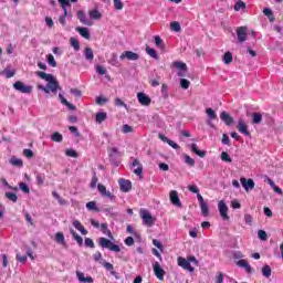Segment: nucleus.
I'll return each instance as SVG.
<instances>
[{"mask_svg":"<svg viewBox=\"0 0 283 283\" xmlns=\"http://www.w3.org/2000/svg\"><path fill=\"white\" fill-rule=\"evenodd\" d=\"M36 76H39V78H42V81L48 82L46 87L43 85H38V90H41L45 94H50V92H52V94H56V92L59 91V81H56V77H54V75L48 74L43 71H38Z\"/></svg>","mask_w":283,"mask_h":283,"instance_id":"1","label":"nucleus"},{"mask_svg":"<svg viewBox=\"0 0 283 283\" xmlns=\"http://www.w3.org/2000/svg\"><path fill=\"white\" fill-rule=\"evenodd\" d=\"M98 242L102 249H108V251H114V253H120V245L115 244L114 242H112V240L105 237H101L98 239Z\"/></svg>","mask_w":283,"mask_h":283,"instance_id":"2","label":"nucleus"},{"mask_svg":"<svg viewBox=\"0 0 283 283\" xmlns=\"http://www.w3.org/2000/svg\"><path fill=\"white\" fill-rule=\"evenodd\" d=\"M139 216L143 220V224H145V227H154V224H156V219L151 216L149 210L142 209L139 211Z\"/></svg>","mask_w":283,"mask_h":283,"instance_id":"3","label":"nucleus"},{"mask_svg":"<svg viewBox=\"0 0 283 283\" xmlns=\"http://www.w3.org/2000/svg\"><path fill=\"white\" fill-rule=\"evenodd\" d=\"M13 88H15L17 92H20L21 94H30L33 90L32 86L25 85V83L21 81H17L13 83Z\"/></svg>","mask_w":283,"mask_h":283,"instance_id":"4","label":"nucleus"},{"mask_svg":"<svg viewBox=\"0 0 283 283\" xmlns=\"http://www.w3.org/2000/svg\"><path fill=\"white\" fill-rule=\"evenodd\" d=\"M60 3L62 10H64V14L59 18V21L61 25H65V17H67V8H70L72 4L70 3V0H57Z\"/></svg>","mask_w":283,"mask_h":283,"instance_id":"5","label":"nucleus"},{"mask_svg":"<svg viewBox=\"0 0 283 283\" xmlns=\"http://www.w3.org/2000/svg\"><path fill=\"white\" fill-rule=\"evenodd\" d=\"M218 209L222 220H229V207L224 200L219 201Z\"/></svg>","mask_w":283,"mask_h":283,"instance_id":"6","label":"nucleus"},{"mask_svg":"<svg viewBox=\"0 0 283 283\" xmlns=\"http://www.w3.org/2000/svg\"><path fill=\"white\" fill-rule=\"evenodd\" d=\"M177 264L181 269H185L186 271H190V273H193L195 271L193 266H191V263H189V261L182 256H178Z\"/></svg>","mask_w":283,"mask_h":283,"instance_id":"7","label":"nucleus"},{"mask_svg":"<svg viewBox=\"0 0 283 283\" xmlns=\"http://www.w3.org/2000/svg\"><path fill=\"white\" fill-rule=\"evenodd\" d=\"M237 129L240 132V134H243V136H251V132H249L247 123H244L243 118L238 119Z\"/></svg>","mask_w":283,"mask_h":283,"instance_id":"8","label":"nucleus"},{"mask_svg":"<svg viewBox=\"0 0 283 283\" xmlns=\"http://www.w3.org/2000/svg\"><path fill=\"white\" fill-rule=\"evenodd\" d=\"M137 101L140 103L144 107H149L151 105V97H149L147 94L140 92L137 94Z\"/></svg>","mask_w":283,"mask_h":283,"instance_id":"9","label":"nucleus"},{"mask_svg":"<svg viewBox=\"0 0 283 283\" xmlns=\"http://www.w3.org/2000/svg\"><path fill=\"white\" fill-rule=\"evenodd\" d=\"M240 182L245 191H251V190L255 189V181H253V179H247V178L242 177L240 179Z\"/></svg>","mask_w":283,"mask_h":283,"instance_id":"10","label":"nucleus"},{"mask_svg":"<svg viewBox=\"0 0 283 283\" xmlns=\"http://www.w3.org/2000/svg\"><path fill=\"white\" fill-rule=\"evenodd\" d=\"M120 61L127 59L128 61H138L140 56L133 51H125L119 56Z\"/></svg>","mask_w":283,"mask_h":283,"instance_id":"11","label":"nucleus"},{"mask_svg":"<svg viewBox=\"0 0 283 283\" xmlns=\"http://www.w3.org/2000/svg\"><path fill=\"white\" fill-rule=\"evenodd\" d=\"M153 269H154V273H155L157 279H159L160 281L165 280V271L160 266V263L155 262L153 264Z\"/></svg>","mask_w":283,"mask_h":283,"instance_id":"12","label":"nucleus"},{"mask_svg":"<svg viewBox=\"0 0 283 283\" xmlns=\"http://www.w3.org/2000/svg\"><path fill=\"white\" fill-rule=\"evenodd\" d=\"M118 182L120 191H123L124 193L132 191V181L122 178L118 180Z\"/></svg>","mask_w":283,"mask_h":283,"instance_id":"13","label":"nucleus"},{"mask_svg":"<svg viewBox=\"0 0 283 283\" xmlns=\"http://www.w3.org/2000/svg\"><path fill=\"white\" fill-rule=\"evenodd\" d=\"M237 36H238V41L239 43H244V41H247V27H239L237 29Z\"/></svg>","mask_w":283,"mask_h":283,"instance_id":"14","label":"nucleus"},{"mask_svg":"<svg viewBox=\"0 0 283 283\" xmlns=\"http://www.w3.org/2000/svg\"><path fill=\"white\" fill-rule=\"evenodd\" d=\"M170 202L174 207H182V202H180V197H178V191L171 190L170 191Z\"/></svg>","mask_w":283,"mask_h":283,"instance_id":"15","label":"nucleus"},{"mask_svg":"<svg viewBox=\"0 0 283 283\" xmlns=\"http://www.w3.org/2000/svg\"><path fill=\"white\" fill-rule=\"evenodd\" d=\"M220 119L223 120L228 127L233 125V117H231V115L224 111L221 112Z\"/></svg>","mask_w":283,"mask_h":283,"instance_id":"16","label":"nucleus"},{"mask_svg":"<svg viewBox=\"0 0 283 283\" xmlns=\"http://www.w3.org/2000/svg\"><path fill=\"white\" fill-rule=\"evenodd\" d=\"M132 167H137L136 169L133 170L135 176H143V164H140V160L134 159Z\"/></svg>","mask_w":283,"mask_h":283,"instance_id":"17","label":"nucleus"},{"mask_svg":"<svg viewBox=\"0 0 283 283\" xmlns=\"http://www.w3.org/2000/svg\"><path fill=\"white\" fill-rule=\"evenodd\" d=\"M238 266H240L241 269H245L247 273H253V269L251 268V265L249 264V262H247V260L241 259L237 262Z\"/></svg>","mask_w":283,"mask_h":283,"instance_id":"18","label":"nucleus"},{"mask_svg":"<svg viewBox=\"0 0 283 283\" xmlns=\"http://www.w3.org/2000/svg\"><path fill=\"white\" fill-rule=\"evenodd\" d=\"M191 153L199 156V158H205V156H207V151L206 150H199L197 144H191Z\"/></svg>","mask_w":283,"mask_h":283,"instance_id":"19","label":"nucleus"},{"mask_svg":"<svg viewBox=\"0 0 283 283\" xmlns=\"http://www.w3.org/2000/svg\"><path fill=\"white\" fill-rule=\"evenodd\" d=\"M73 227H75V229L77 231H80L82 233V235H87V230L85 229V227H83V224L81 223V221L78 220H74L73 221Z\"/></svg>","mask_w":283,"mask_h":283,"instance_id":"20","label":"nucleus"},{"mask_svg":"<svg viewBox=\"0 0 283 283\" xmlns=\"http://www.w3.org/2000/svg\"><path fill=\"white\" fill-rule=\"evenodd\" d=\"M77 19L83 23V25H92L90 20H87V17L85 15L84 11H78L77 12Z\"/></svg>","mask_w":283,"mask_h":283,"instance_id":"21","label":"nucleus"},{"mask_svg":"<svg viewBox=\"0 0 283 283\" xmlns=\"http://www.w3.org/2000/svg\"><path fill=\"white\" fill-rule=\"evenodd\" d=\"M101 231L104 235H107L111 240H114V234H112V230H108L107 223H101Z\"/></svg>","mask_w":283,"mask_h":283,"instance_id":"22","label":"nucleus"},{"mask_svg":"<svg viewBox=\"0 0 283 283\" xmlns=\"http://www.w3.org/2000/svg\"><path fill=\"white\" fill-rule=\"evenodd\" d=\"M88 17L94 21H98L99 19H102L103 14L98 12V9H93L88 11Z\"/></svg>","mask_w":283,"mask_h":283,"instance_id":"23","label":"nucleus"},{"mask_svg":"<svg viewBox=\"0 0 283 283\" xmlns=\"http://www.w3.org/2000/svg\"><path fill=\"white\" fill-rule=\"evenodd\" d=\"M76 32H78V34H81V36H83V39H87V40L91 39L90 30H87V28L77 27Z\"/></svg>","mask_w":283,"mask_h":283,"instance_id":"24","label":"nucleus"},{"mask_svg":"<svg viewBox=\"0 0 283 283\" xmlns=\"http://www.w3.org/2000/svg\"><path fill=\"white\" fill-rule=\"evenodd\" d=\"M223 63L226 65H231V63H233V53L232 52H226L223 54V59H222Z\"/></svg>","mask_w":283,"mask_h":283,"instance_id":"25","label":"nucleus"},{"mask_svg":"<svg viewBox=\"0 0 283 283\" xmlns=\"http://www.w3.org/2000/svg\"><path fill=\"white\" fill-rule=\"evenodd\" d=\"M84 56L86 61H94V51L92 50V48L84 49Z\"/></svg>","mask_w":283,"mask_h":283,"instance_id":"26","label":"nucleus"},{"mask_svg":"<svg viewBox=\"0 0 283 283\" xmlns=\"http://www.w3.org/2000/svg\"><path fill=\"white\" fill-rule=\"evenodd\" d=\"M172 67H176L177 70H181L182 72H187V64L185 62L175 61L172 62Z\"/></svg>","mask_w":283,"mask_h":283,"instance_id":"27","label":"nucleus"},{"mask_svg":"<svg viewBox=\"0 0 283 283\" xmlns=\"http://www.w3.org/2000/svg\"><path fill=\"white\" fill-rule=\"evenodd\" d=\"M263 14L265 17H268L269 21L271 23H273V21H275V15H273V10H271L270 8H265L263 9Z\"/></svg>","mask_w":283,"mask_h":283,"instance_id":"28","label":"nucleus"},{"mask_svg":"<svg viewBox=\"0 0 283 283\" xmlns=\"http://www.w3.org/2000/svg\"><path fill=\"white\" fill-rule=\"evenodd\" d=\"M262 123V113L252 114V125H260Z\"/></svg>","mask_w":283,"mask_h":283,"instance_id":"29","label":"nucleus"},{"mask_svg":"<svg viewBox=\"0 0 283 283\" xmlns=\"http://www.w3.org/2000/svg\"><path fill=\"white\" fill-rule=\"evenodd\" d=\"M70 233L73 235V238L77 242V244L80 247H83V238L81 235H78V233H76V231H74V229H71Z\"/></svg>","mask_w":283,"mask_h":283,"instance_id":"30","label":"nucleus"},{"mask_svg":"<svg viewBox=\"0 0 283 283\" xmlns=\"http://www.w3.org/2000/svg\"><path fill=\"white\" fill-rule=\"evenodd\" d=\"M51 140H53V143H63V135H61L59 132H55L51 135Z\"/></svg>","mask_w":283,"mask_h":283,"instance_id":"31","label":"nucleus"},{"mask_svg":"<svg viewBox=\"0 0 283 283\" xmlns=\"http://www.w3.org/2000/svg\"><path fill=\"white\" fill-rule=\"evenodd\" d=\"M71 46L75 50V52H78L81 50V43L76 40V38L70 39Z\"/></svg>","mask_w":283,"mask_h":283,"instance_id":"32","label":"nucleus"},{"mask_svg":"<svg viewBox=\"0 0 283 283\" xmlns=\"http://www.w3.org/2000/svg\"><path fill=\"white\" fill-rule=\"evenodd\" d=\"M10 164H11L13 167H23V160L17 158V157H12V158L10 159Z\"/></svg>","mask_w":283,"mask_h":283,"instance_id":"33","label":"nucleus"},{"mask_svg":"<svg viewBox=\"0 0 283 283\" xmlns=\"http://www.w3.org/2000/svg\"><path fill=\"white\" fill-rule=\"evenodd\" d=\"M96 123H103L104 120H107V113H97L95 115Z\"/></svg>","mask_w":283,"mask_h":283,"instance_id":"34","label":"nucleus"},{"mask_svg":"<svg viewBox=\"0 0 283 283\" xmlns=\"http://www.w3.org/2000/svg\"><path fill=\"white\" fill-rule=\"evenodd\" d=\"M104 269H106V271H111V275H117L116 271H114V264L109 263V262H104L103 263Z\"/></svg>","mask_w":283,"mask_h":283,"instance_id":"35","label":"nucleus"},{"mask_svg":"<svg viewBox=\"0 0 283 283\" xmlns=\"http://www.w3.org/2000/svg\"><path fill=\"white\" fill-rule=\"evenodd\" d=\"M245 8H247V3H244V1H242V0H239L234 4L235 12H240V10H244Z\"/></svg>","mask_w":283,"mask_h":283,"instance_id":"36","label":"nucleus"},{"mask_svg":"<svg viewBox=\"0 0 283 283\" xmlns=\"http://www.w3.org/2000/svg\"><path fill=\"white\" fill-rule=\"evenodd\" d=\"M155 45L157 48H160V50H165V42H163V38H160L159 35L155 36Z\"/></svg>","mask_w":283,"mask_h":283,"instance_id":"37","label":"nucleus"},{"mask_svg":"<svg viewBox=\"0 0 283 283\" xmlns=\"http://www.w3.org/2000/svg\"><path fill=\"white\" fill-rule=\"evenodd\" d=\"M206 114L211 120H216V118H218V114H216V111H213V108H207Z\"/></svg>","mask_w":283,"mask_h":283,"instance_id":"38","label":"nucleus"},{"mask_svg":"<svg viewBox=\"0 0 283 283\" xmlns=\"http://www.w3.org/2000/svg\"><path fill=\"white\" fill-rule=\"evenodd\" d=\"M262 275H263V277H271V266L270 265H264L262 268Z\"/></svg>","mask_w":283,"mask_h":283,"instance_id":"39","label":"nucleus"},{"mask_svg":"<svg viewBox=\"0 0 283 283\" xmlns=\"http://www.w3.org/2000/svg\"><path fill=\"white\" fill-rule=\"evenodd\" d=\"M170 30H172V32H180V30H181L180 22H178V21L171 22Z\"/></svg>","mask_w":283,"mask_h":283,"instance_id":"40","label":"nucleus"},{"mask_svg":"<svg viewBox=\"0 0 283 283\" xmlns=\"http://www.w3.org/2000/svg\"><path fill=\"white\" fill-rule=\"evenodd\" d=\"M201 213L203 218H207L209 216V206L207 203L200 205Z\"/></svg>","mask_w":283,"mask_h":283,"instance_id":"41","label":"nucleus"},{"mask_svg":"<svg viewBox=\"0 0 283 283\" xmlns=\"http://www.w3.org/2000/svg\"><path fill=\"white\" fill-rule=\"evenodd\" d=\"M86 209H88V211H101L97 207H96V202L95 201H90L86 203Z\"/></svg>","mask_w":283,"mask_h":283,"instance_id":"42","label":"nucleus"},{"mask_svg":"<svg viewBox=\"0 0 283 283\" xmlns=\"http://www.w3.org/2000/svg\"><path fill=\"white\" fill-rule=\"evenodd\" d=\"M4 196L8 200H11V202H17V200H19V197L14 192H6Z\"/></svg>","mask_w":283,"mask_h":283,"instance_id":"43","label":"nucleus"},{"mask_svg":"<svg viewBox=\"0 0 283 283\" xmlns=\"http://www.w3.org/2000/svg\"><path fill=\"white\" fill-rule=\"evenodd\" d=\"M184 158H185L186 165H188L189 167H193L196 165V160L191 158V156L185 155Z\"/></svg>","mask_w":283,"mask_h":283,"instance_id":"44","label":"nucleus"},{"mask_svg":"<svg viewBox=\"0 0 283 283\" xmlns=\"http://www.w3.org/2000/svg\"><path fill=\"white\" fill-rule=\"evenodd\" d=\"M189 85H191V82L187 78H181L180 80V87L182 90H189Z\"/></svg>","mask_w":283,"mask_h":283,"instance_id":"45","label":"nucleus"},{"mask_svg":"<svg viewBox=\"0 0 283 283\" xmlns=\"http://www.w3.org/2000/svg\"><path fill=\"white\" fill-rule=\"evenodd\" d=\"M65 154L69 158H78V153L72 148L66 149Z\"/></svg>","mask_w":283,"mask_h":283,"instance_id":"46","label":"nucleus"},{"mask_svg":"<svg viewBox=\"0 0 283 283\" xmlns=\"http://www.w3.org/2000/svg\"><path fill=\"white\" fill-rule=\"evenodd\" d=\"M221 160H223V163H233V159H231V156H229L227 151L221 153Z\"/></svg>","mask_w":283,"mask_h":283,"instance_id":"47","label":"nucleus"},{"mask_svg":"<svg viewBox=\"0 0 283 283\" xmlns=\"http://www.w3.org/2000/svg\"><path fill=\"white\" fill-rule=\"evenodd\" d=\"M146 52L151 59H158V53L153 48L147 46Z\"/></svg>","mask_w":283,"mask_h":283,"instance_id":"48","label":"nucleus"},{"mask_svg":"<svg viewBox=\"0 0 283 283\" xmlns=\"http://www.w3.org/2000/svg\"><path fill=\"white\" fill-rule=\"evenodd\" d=\"M55 241L60 244H63V242H65V235L63 234V232H57L55 234Z\"/></svg>","mask_w":283,"mask_h":283,"instance_id":"49","label":"nucleus"},{"mask_svg":"<svg viewBox=\"0 0 283 283\" xmlns=\"http://www.w3.org/2000/svg\"><path fill=\"white\" fill-rule=\"evenodd\" d=\"M19 189H21V191H23V193H30V187L25 182H20Z\"/></svg>","mask_w":283,"mask_h":283,"instance_id":"50","label":"nucleus"},{"mask_svg":"<svg viewBox=\"0 0 283 283\" xmlns=\"http://www.w3.org/2000/svg\"><path fill=\"white\" fill-rule=\"evenodd\" d=\"M258 238H260L264 242L269 239V234H266V231L264 230H259Z\"/></svg>","mask_w":283,"mask_h":283,"instance_id":"51","label":"nucleus"},{"mask_svg":"<svg viewBox=\"0 0 283 283\" xmlns=\"http://www.w3.org/2000/svg\"><path fill=\"white\" fill-rule=\"evenodd\" d=\"M115 10H123L124 6L123 0H113Z\"/></svg>","mask_w":283,"mask_h":283,"instance_id":"52","label":"nucleus"},{"mask_svg":"<svg viewBox=\"0 0 283 283\" xmlns=\"http://www.w3.org/2000/svg\"><path fill=\"white\" fill-rule=\"evenodd\" d=\"M48 63L51 65V67H56V60L54 59V55L49 54L48 55Z\"/></svg>","mask_w":283,"mask_h":283,"instance_id":"53","label":"nucleus"},{"mask_svg":"<svg viewBox=\"0 0 283 283\" xmlns=\"http://www.w3.org/2000/svg\"><path fill=\"white\" fill-rule=\"evenodd\" d=\"M122 132H123V134H129V133L134 132V127H132V126L125 124V125H123V127H122Z\"/></svg>","mask_w":283,"mask_h":283,"instance_id":"54","label":"nucleus"},{"mask_svg":"<svg viewBox=\"0 0 283 283\" xmlns=\"http://www.w3.org/2000/svg\"><path fill=\"white\" fill-rule=\"evenodd\" d=\"M97 184H98V177H96V172L94 171L91 180V188L94 189Z\"/></svg>","mask_w":283,"mask_h":283,"instance_id":"55","label":"nucleus"},{"mask_svg":"<svg viewBox=\"0 0 283 283\" xmlns=\"http://www.w3.org/2000/svg\"><path fill=\"white\" fill-rule=\"evenodd\" d=\"M23 156H25V158H34V151H32V149H24L23 150Z\"/></svg>","mask_w":283,"mask_h":283,"instance_id":"56","label":"nucleus"},{"mask_svg":"<svg viewBox=\"0 0 283 283\" xmlns=\"http://www.w3.org/2000/svg\"><path fill=\"white\" fill-rule=\"evenodd\" d=\"M96 72H97V74H101V76H103V75L107 74V69H105L102 65H97L96 66Z\"/></svg>","mask_w":283,"mask_h":283,"instance_id":"57","label":"nucleus"},{"mask_svg":"<svg viewBox=\"0 0 283 283\" xmlns=\"http://www.w3.org/2000/svg\"><path fill=\"white\" fill-rule=\"evenodd\" d=\"M188 190L191 191V193H200V189H198L197 185H189Z\"/></svg>","mask_w":283,"mask_h":283,"instance_id":"58","label":"nucleus"},{"mask_svg":"<svg viewBox=\"0 0 283 283\" xmlns=\"http://www.w3.org/2000/svg\"><path fill=\"white\" fill-rule=\"evenodd\" d=\"M85 247H88L90 249H94L95 244H94V240L86 238L84 241Z\"/></svg>","mask_w":283,"mask_h":283,"instance_id":"59","label":"nucleus"},{"mask_svg":"<svg viewBox=\"0 0 283 283\" xmlns=\"http://www.w3.org/2000/svg\"><path fill=\"white\" fill-rule=\"evenodd\" d=\"M126 247H134L135 244V241H134V238L133 237H127L125 240H124Z\"/></svg>","mask_w":283,"mask_h":283,"instance_id":"60","label":"nucleus"},{"mask_svg":"<svg viewBox=\"0 0 283 283\" xmlns=\"http://www.w3.org/2000/svg\"><path fill=\"white\" fill-rule=\"evenodd\" d=\"M71 94H73V96H76L77 98H81V96H83V93L78 88H71Z\"/></svg>","mask_w":283,"mask_h":283,"instance_id":"61","label":"nucleus"},{"mask_svg":"<svg viewBox=\"0 0 283 283\" xmlns=\"http://www.w3.org/2000/svg\"><path fill=\"white\" fill-rule=\"evenodd\" d=\"M3 73L6 74L7 78H12L14 76V74H17V71H14V70H12V71L4 70Z\"/></svg>","mask_w":283,"mask_h":283,"instance_id":"62","label":"nucleus"},{"mask_svg":"<svg viewBox=\"0 0 283 283\" xmlns=\"http://www.w3.org/2000/svg\"><path fill=\"white\" fill-rule=\"evenodd\" d=\"M231 207H232V209H240L242 207V205L240 203V201L234 199L231 201Z\"/></svg>","mask_w":283,"mask_h":283,"instance_id":"63","label":"nucleus"},{"mask_svg":"<svg viewBox=\"0 0 283 283\" xmlns=\"http://www.w3.org/2000/svg\"><path fill=\"white\" fill-rule=\"evenodd\" d=\"M105 103H107V98L99 96L96 98V104L97 105H105Z\"/></svg>","mask_w":283,"mask_h":283,"instance_id":"64","label":"nucleus"}]
</instances>
